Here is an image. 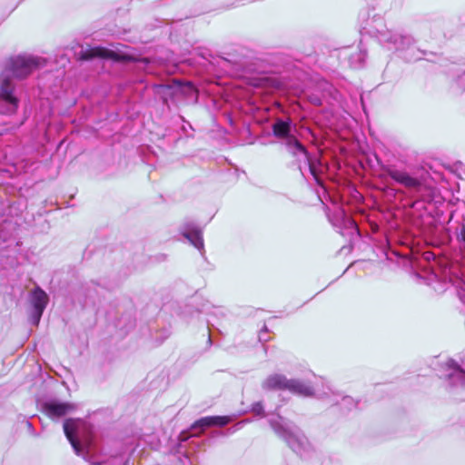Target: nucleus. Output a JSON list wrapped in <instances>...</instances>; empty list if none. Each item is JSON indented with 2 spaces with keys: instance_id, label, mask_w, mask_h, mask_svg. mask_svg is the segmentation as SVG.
<instances>
[{
  "instance_id": "f8f14e48",
  "label": "nucleus",
  "mask_w": 465,
  "mask_h": 465,
  "mask_svg": "<svg viewBox=\"0 0 465 465\" xmlns=\"http://www.w3.org/2000/svg\"><path fill=\"white\" fill-rule=\"evenodd\" d=\"M108 58L114 61H129L131 57L127 54H118L114 51L108 50L103 47H96L91 50H87L83 53L82 59L89 60L93 57Z\"/></svg>"
},
{
  "instance_id": "f03ea898",
  "label": "nucleus",
  "mask_w": 465,
  "mask_h": 465,
  "mask_svg": "<svg viewBox=\"0 0 465 465\" xmlns=\"http://www.w3.org/2000/svg\"><path fill=\"white\" fill-rule=\"evenodd\" d=\"M291 130L290 121L277 119L272 124L273 135L282 140V143L292 157H299V159L306 161L307 149L291 134Z\"/></svg>"
},
{
  "instance_id": "cd10ccee",
  "label": "nucleus",
  "mask_w": 465,
  "mask_h": 465,
  "mask_svg": "<svg viewBox=\"0 0 465 465\" xmlns=\"http://www.w3.org/2000/svg\"><path fill=\"white\" fill-rule=\"evenodd\" d=\"M208 343L211 344L212 343V340H211V337L209 336L208 337Z\"/></svg>"
},
{
  "instance_id": "9b49d317",
  "label": "nucleus",
  "mask_w": 465,
  "mask_h": 465,
  "mask_svg": "<svg viewBox=\"0 0 465 465\" xmlns=\"http://www.w3.org/2000/svg\"><path fill=\"white\" fill-rule=\"evenodd\" d=\"M15 225L11 222L5 221L0 224V258H9L11 255L5 253V250L13 245L15 239H12Z\"/></svg>"
},
{
  "instance_id": "f3484780",
  "label": "nucleus",
  "mask_w": 465,
  "mask_h": 465,
  "mask_svg": "<svg viewBox=\"0 0 465 465\" xmlns=\"http://www.w3.org/2000/svg\"><path fill=\"white\" fill-rule=\"evenodd\" d=\"M231 421V418L229 416H208L201 418L196 420L193 425V429H205L211 426H225Z\"/></svg>"
},
{
  "instance_id": "aec40b11",
  "label": "nucleus",
  "mask_w": 465,
  "mask_h": 465,
  "mask_svg": "<svg viewBox=\"0 0 465 465\" xmlns=\"http://www.w3.org/2000/svg\"><path fill=\"white\" fill-rule=\"evenodd\" d=\"M182 86L184 88L182 92H180L179 96L183 95V96H186V97H193V96H194L195 98L197 97L196 90L191 83H185V84L182 83Z\"/></svg>"
},
{
  "instance_id": "393cba45",
  "label": "nucleus",
  "mask_w": 465,
  "mask_h": 465,
  "mask_svg": "<svg viewBox=\"0 0 465 465\" xmlns=\"http://www.w3.org/2000/svg\"><path fill=\"white\" fill-rule=\"evenodd\" d=\"M127 464H128V460H124L122 465H127ZM90 465H103V464L101 462H97V463H92Z\"/></svg>"
},
{
  "instance_id": "6ab92c4d",
  "label": "nucleus",
  "mask_w": 465,
  "mask_h": 465,
  "mask_svg": "<svg viewBox=\"0 0 465 465\" xmlns=\"http://www.w3.org/2000/svg\"><path fill=\"white\" fill-rule=\"evenodd\" d=\"M306 156H307V160L306 161L301 160V159H299V157H294L296 162H297L298 169L300 170L301 173L303 174V169L307 168L310 171L311 174L315 179V181L318 183H320L321 181H320V177H319L317 167L315 166L313 162L311 160L308 152H307V155Z\"/></svg>"
},
{
  "instance_id": "1a4fd4ad",
  "label": "nucleus",
  "mask_w": 465,
  "mask_h": 465,
  "mask_svg": "<svg viewBox=\"0 0 465 465\" xmlns=\"http://www.w3.org/2000/svg\"><path fill=\"white\" fill-rule=\"evenodd\" d=\"M76 422L74 420H66L64 422V434L72 445L75 454L77 456L83 457L87 460V455L89 453L90 445H82L81 442L75 438L74 430H75Z\"/></svg>"
},
{
  "instance_id": "20e7f679",
  "label": "nucleus",
  "mask_w": 465,
  "mask_h": 465,
  "mask_svg": "<svg viewBox=\"0 0 465 465\" xmlns=\"http://www.w3.org/2000/svg\"><path fill=\"white\" fill-rule=\"evenodd\" d=\"M18 106L19 99L13 79L8 76V71H3L0 74V114H14Z\"/></svg>"
},
{
  "instance_id": "a878e982",
  "label": "nucleus",
  "mask_w": 465,
  "mask_h": 465,
  "mask_svg": "<svg viewBox=\"0 0 465 465\" xmlns=\"http://www.w3.org/2000/svg\"><path fill=\"white\" fill-rule=\"evenodd\" d=\"M461 237H462V240L465 242V229H463L461 232Z\"/></svg>"
},
{
  "instance_id": "4be33fe9",
  "label": "nucleus",
  "mask_w": 465,
  "mask_h": 465,
  "mask_svg": "<svg viewBox=\"0 0 465 465\" xmlns=\"http://www.w3.org/2000/svg\"><path fill=\"white\" fill-rule=\"evenodd\" d=\"M461 84V87L460 89L463 90L465 88V73L462 74L461 75H459L458 77V80H457V84Z\"/></svg>"
},
{
  "instance_id": "dca6fc26",
  "label": "nucleus",
  "mask_w": 465,
  "mask_h": 465,
  "mask_svg": "<svg viewBox=\"0 0 465 465\" xmlns=\"http://www.w3.org/2000/svg\"><path fill=\"white\" fill-rule=\"evenodd\" d=\"M286 391L302 397L314 395L313 388L307 382L298 379H289Z\"/></svg>"
},
{
  "instance_id": "f257e3e1",
  "label": "nucleus",
  "mask_w": 465,
  "mask_h": 465,
  "mask_svg": "<svg viewBox=\"0 0 465 465\" xmlns=\"http://www.w3.org/2000/svg\"><path fill=\"white\" fill-rule=\"evenodd\" d=\"M272 429L297 454L302 456L312 450V445L302 431L292 422L278 415L269 420Z\"/></svg>"
},
{
  "instance_id": "0eeeda50",
  "label": "nucleus",
  "mask_w": 465,
  "mask_h": 465,
  "mask_svg": "<svg viewBox=\"0 0 465 465\" xmlns=\"http://www.w3.org/2000/svg\"><path fill=\"white\" fill-rule=\"evenodd\" d=\"M48 300L46 292L40 287L35 288L31 292L30 302L33 306L31 322L33 324L38 325Z\"/></svg>"
},
{
  "instance_id": "a211bd4d",
  "label": "nucleus",
  "mask_w": 465,
  "mask_h": 465,
  "mask_svg": "<svg viewBox=\"0 0 465 465\" xmlns=\"http://www.w3.org/2000/svg\"><path fill=\"white\" fill-rule=\"evenodd\" d=\"M447 364L449 368L453 370L448 374V379L451 386H460L465 389V371L453 360H450Z\"/></svg>"
},
{
  "instance_id": "39448f33",
  "label": "nucleus",
  "mask_w": 465,
  "mask_h": 465,
  "mask_svg": "<svg viewBox=\"0 0 465 465\" xmlns=\"http://www.w3.org/2000/svg\"><path fill=\"white\" fill-rule=\"evenodd\" d=\"M382 176H389L397 183L404 186L411 194L421 191L422 182L420 178L411 175L405 170H401L395 165H381Z\"/></svg>"
},
{
  "instance_id": "2eb2a0df",
  "label": "nucleus",
  "mask_w": 465,
  "mask_h": 465,
  "mask_svg": "<svg viewBox=\"0 0 465 465\" xmlns=\"http://www.w3.org/2000/svg\"><path fill=\"white\" fill-rule=\"evenodd\" d=\"M288 380L283 374L274 373L263 380L262 388L264 391H286Z\"/></svg>"
},
{
  "instance_id": "6e6552de",
  "label": "nucleus",
  "mask_w": 465,
  "mask_h": 465,
  "mask_svg": "<svg viewBox=\"0 0 465 465\" xmlns=\"http://www.w3.org/2000/svg\"><path fill=\"white\" fill-rule=\"evenodd\" d=\"M181 234L202 253L204 251L203 232L193 221H185L180 228Z\"/></svg>"
},
{
  "instance_id": "bb28decb",
  "label": "nucleus",
  "mask_w": 465,
  "mask_h": 465,
  "mask_svg": "<svg viewBox=\"0 0 465 465\" xmlns=\"http://www.w3.org/2000/svg\"><path fill=\"white\" fill-rule=\"evenodd\" d=\"M425 255H426V259H430V256H432V254H431V253H430V252L426 253Z\"/></svg>"
},
{
  "instance_id": "412c9836",
  "label": "nucleus",
  "mask_w": 465,
  "mask_h": 465,
  "mask_svg": "<svg viewBox=\"0 0 465 465\" xmlns=\"http://www.w3.org/2000/svg\"><path fill=\"white\" fill-rule=\"evenodd\" d=\"M252 411L256 415H263V406L262 402H255L252 406Z\"/></svg>"
},
{
  "instance_id": "5701e85b",
  "label": "nucleus",
  "mask_w": 465,
  "mask_h": 465,
  "mask_svg": "<svg viewBox=\"0 0 465 465\" xmlns=\"http://www.w3.org/2000/svg\"><path fill=\"white\" fill-rule=\"evenodd\" d=\"M346 223H347V225H348L350 228H352V229H354V230H357V231H358L357 224H356L355 221H353L352 219H351V218H347V220H346Z\"/></svg>"
},
{
  "instance_id": "9d476101",
  "label": "nucleus",
  "mask_w": 465,
  "mask_h": 465,
  "mask_svg": "<svg viewBox=\"0 0 465 465\" xmlns=\"http://www.w3.org/2000/svg\"><path fill=\"white\" fill-rule=\"evenodd\" d=\"M42 409L49 418L58 419L72 412L75 409V406L69 402L50 400L43 403Z\"/></svg>"
},
{
  "instance_id": "4468645a",
  "label": "nucleus",
  "mask_w": 465,
  "mask_h": 465,
  "mask_svg": "<svg viewBox=\"0 0 465 465\" xmlns=\"http://www.w3.org/2000/svg\"><path fill=\"white\" fill-rule=\"evenodd\" d=\"M328 391H323L322 393H319V397L322 399L331 398L330 400V403L340 404L341 408L351 410L353 407H356L357 402L350 396H341L339 393L333 392L330 386H327Z\"/></svg>"
},
{
  "instance_id": "7ed1b4c3",
  "label": "nucleus",
  "mask_w": 465,
  "mask_h": 465,
  "mask_svg": "<svg viewBox=\"0 0 465 465\" xmlns=\"http://www.w3.org/2000/svg\"><path fill=\"white\" fill-rule=\"evenodd\" d=\"M45 63V60L41 57L17 55L9 59L3 71H8V76L12 79H23L36 68L43 66Z\"/></svg>"
},
{
  "instance_id": "ddd939ff",
  "label": "nucleus",
  "mask_w": 465,
  "mask_h": 465,
  "mask_svg": "<svg viewBox=\"0 0 465 465\" xmlns=\"http://www.w3.org/2000/svg\"><path fill=\"white\" fill-rule=\"evenodd\" d=\"M183 88L182 82L173 80L171 84L156 85L155 93L161 96L164 104H167L168 100L178 97Z\"/></svg>"
},
{
  "instance_id": "423d86ee",
  "label": "nucleus",
  "mask_w": 465,
  "mask_h": 465,
  "mask_svg": "<svg viewBox=\"0 0 465 465\" xmlns=\"http://www.w3.org/2000/svg\"><path fill=\"white\" fill-rule=\"evenodd\" d=\"M378 40L389 50L404 51L414 45L415 40L410 35H401L386 30L379 32Z\"/></svg>"
},
{
  "instance_id": "b1692460",
  "label": "nucleus",
  "mask_w": 465,
  "mask_h": 465,
  "mask_svg": "<svg viewBox=\"0 0 465 465\" xmlns=\"http://www.w3.org/2000/svg\"><path fill=\"white\" fill-rule=\"evenodd\" d=\"M267 332V328L264 326L263 330L259 334V341H266L267 338L264 337V334Z\"/></svg>"
}]
</instances>
